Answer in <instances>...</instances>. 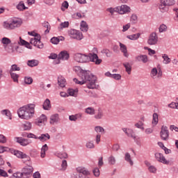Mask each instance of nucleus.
Here are the masks:
<instances>
[{
    "label": "nucleus",
    "instance_id": "obj_1",
    "mask_svg": "<svg viewBox=\"0 0 178 178\" xmlns=\"http://www.w3.org/2000/svg\"><path fill=\"white\" fill-rule=\"evenodd\" d=\"M74 72H76V74L79 76L81 81L74 78V81L76 84H80V86H83V84H86L87 87L90 90H94V88H97V76L94 74H91V72L83 70L81 67L79 66H75L73 68Z\"/></svg>",
    "mask_w": 178,
    "mask_h": 178
},
{
    "label": "nucleus",
    "instance_id": "obj_2",
    "mask_svg": "<svg viewBox=\"0 0 178 178\" xmlns=\"http://www.w3.org/2000/svg\"><path fill=\"white\" fill-rule=\"evenodd\" d=\"M74 60L78 63H88V62H94L95 65H101L102 60L98 58V55L95 53H90L88 55L76 53L74 54Z\"/></svg>",
    "mask_w": 178,
    "mask_h": 178
},
{
    "label": "nucleus",
    "instance_id": "obj_3",
    "mask_svg": "<svg viewBox=\"0 0 178 178\" xmlns=\"http://www.w3.org/2000/svg\"><path fill=\"white\" fill-rule=\"evenodd\" d=\"M35 108V105L34 104H27L20 107L17 111L19 118L25 120H29V119L34 116Z\"/></svg>",
    "mask_w": 178,
    "mask_h": 178
},
{
    "label": "nucleus",
    "instance_id": "obj_4",
    "mask_svg": "<svg viewBox=\"0 0 178 178\" xmlns=\"http://www.w3.org/2000/svg\"><path fill=\"white\" fill-rule=\"evenodd\" d=\"M22 24H23L22 18L12 17L3 22V27L6 30H16V29H20Z\"/></svg>",
    "mask_w": 178,
    "mask_h": 178
},
{
    "label": "nucleus",
    "instance_id": "obj_5",
    "mask_svg": "<svg viewBox=\"0 0 178 178\" xmlns=\"http://www.w3.org/2000/svg\"><path fill=\"white\" fill-rule=\"evenodd\" d=\"M29 35H32V38H31L30 42L36 48H39V49H42L44 48V44L41 42V36L38 33L35 32H28Z\"/></svg>",
    "mask_w": 178,
    "mask_h": 178
},
{
    "label": "nucleus",
    "instance_id": "obj_6",
    "mask_svg": "<svg viewBox=\"0 0 178 178\" xmlns=\"http://www.w3.org/2000/svg\"><path fill=\"white\" fill-rule=\"evenodd\" d=\"M29 165H26L22 168V172H19V175H21V177L23 178H30L31 177V175H33L34 168H33V166L30 165L31 164V161L29 162Z\"/></svg>",
    "mask_w": 178,
    "mask_h": 178
},
{
    "label": "nucleus",
    "instance_id": "obj_7",
    "mask_svg": "<svg viewBox=\"0 0 178 178\" xmlns=\"http://www.w3.org/2000/svg\"><path fill=\"white\" fill-rule=\"evenodd\" d=\"M76 171L78 175L75 178H91L90 177L91 172L86 168L79 167L76 168Z\"/></svg>",
    "mask_w": 178,
    "mask_h": 178
},
{
    "label": "nucleus",
    "instance_id": "obj_8",
    "mask_svg": "<svg viewBox=\"0 0 178 178\" xmlns=\"http://www.w3.org/2000/svg\"><path fill=\"white\" fill-rule=\"evenodd\" d=\"M68 35L70 37V38L77 40L78 41H81V40L83 38V33L76 29L68 30Z\"/></svg>",
    "mask_w": 178,
    "mask_h": 178
},
{
    "label": "nucleus",
    "instance_id": "obj_9",
    "mask_svg": "<svg viewBox=\"0 0 178 178\" xmlns=\"http://www.w3.org/2000/svg\"><path fill=\"white\" fill-rule=\"evenodd\" d=\"M14 155L17 158H19L20 159H26L24 162H31V158H30V156L23 153V152L17 150L14 152Z\"/></svg>",
    "mask_w": 178,
    "mask_h": 178
},
{
    "label": "nucleus",
    "instance_id": "obj_10",
    "mask_svg": "<svg viewBox=\"0 0 178 178\" xmlns=\"http://www.w3.org/2000/svg\"><path fill=\"white\" fill-rule=\"evenodd\" d=\"M160 136L163 141L169 140V129H168V127L162 126Z\"/></svg>",
    "mask_w": 178,
    "mask_h": 178
},
{
    "label": "nucleus",
    "instance_id": "obj_11",
    "mask_svg": "<svg viewBox=\"0 0 178 178\" xmlns=\"http://www.w3.org/2000/svg\"><path fill=\"white\" fill-rule=\"evenodd\" d=\"M5 49L8 52V54H13L15 52V49H19V45H17V42L15 41H12L10 44H9L8 46H5Z\"/></svg>",
    "mask_w": 178,
    "mask_h": 178
},
{
    "label": "nucleus",
    "instance_id": "obj_12",
    "mask_svg": "<svg viewBox=\"0 0 178 178\" xmlns=\"http://www.w3.org/2000/svg\"><path fill=\"white\" fill-rule=\"evenodd\" d=\"M150 76L154 80H156V79H161V77H162V71L159 70L158 72V69H156V67H154L150 72Z\"/></svg>",
    "mask_w": 178,
    "mask_h": 178
},
{
    "label": "nucleus",
    "instance_id": "obj_13",
    "mask_svg": "<svg viewBox=\"0 0 178 178\" xmlns=\"http://www.w3.org/2000/svg\"><path fill=\"white\" fill-rule=\"evenodd\" d=\"M119 15H127L131 12V8L127 5H121L118 6Z\"/></svg>",
    "mask_w": 178,
    "mask_h": 178
},
{
    "label": "nucleus",
    "instance_id": "obj_14",
    "mask_svg": "<svg viewBox=\"0 0 178 178\" xmlns=\"http://www.w3.org/2000/svg\"><path fill=\"white\" fill-rule=\"evenodd\" d=\"M158 43V35L156 33L153 32L150 34L149 39L147 40V44L149 45H156Z\"/></svg>",
    "mask_w": 178,
    "mask_h": 178
},
{
    "label": "nucleus",
    "instance_id": "obj_15",
    "mask_svg": "<svg viewBox=\"0 0 178 178\" xmlns=\"http://www.w3.org/2000/svg\"><path fill=\"white\" fill-rule=\"evenodd\" d=\"M17 140V143L18 144H20V145H22V147H26V145H29V144H31V140L24 138H15Z\"/></svg>",
    "mask_w": 178,
    "mask_h": 178
},
{
    "label": "nucleus",
    "instance_id": "obj_16",
    "mask_svg": "<svg viewBox=\"0 0 178 178\" xmlns=\"http://www.w3.org/2000/svg\"><path fill=\"white\" fill-rule=\"evenodd\" d=\"M155 158L158 162H161V163H164V165H169V161L166 160L163 154L161 153H156Z\"/></svg>",
    "mask_w": 178,
    "mask_h": 178
},
{
    "label": "nucleus",
    "instance_id": "obj_17",
    "mask_svg": "<svg viewBox=\"0 0 178 178\" xmlns=\"http://www.w3.org/2000/svg\"><path fill=\"white\" fill-rule=\"evenodd\" d=\"M15 42L17 43V45H24V47H26V48H28V49H32L33 48L31 45H30V43L23 40L22 37H19V40Z\"/></svg>",
    "mask_w": 178,
    "mask_h": 178
},
{
    "label": "nucleus",
    "instance_id": "obj_18",
    "mask_svg": "<svg viewBox=\"0 0 178 178\" xmlns=\"http://www.w3.org/2000/svg\"><path fill=\"white\" fill-rule=\"evenodd\" d=\"M70 58L69 53L66 51H60L58 54V59L61 60H68Z\"/></svg>",
    "mask_w": 178,
    "mask_h": 178
},
{
    "label": "nucleus",
    "instance_id": "obj_19",
    "mask_svg": "<svg viewBox=\"0 0 178 178\" xmlns=\"http://www.w3.org/2000/svg\"><path fill=\"white\" fill-rule=\"evenodd\" d=\"M51 138V136L48 133L42 134L40 136H38L37 140L41 141V143H45V141H48Z\"/></svg>",
    "mask_w": 178,
    "mask_h": 178
},
{
    "label": "nucleus",
    "instance_id": "obj_20",
    "mask_svg": "<svg viewBox=\"0 0 178 178\" xmlns=\"http://www.w3.org/2000/svg\"><path fill=\"white\" fill-rule=\"evenodd\" d=\"M45 122H47V116L44 114H42V115L40 118L36 119L35 123L38 126H41V124L45 123Z\"/></svg>",
    "mask_w": 178,
    "mask_h": 178
},
{
    "label": "nucleus",
    "instance_id": "obj_21",
    "mask_svg": "<svg viewBox=\"0 0 178 178\" xmlns=\"http://www.w3.org/2000/svg\"><path fill=\"white\" fill-rule=\"evenodd\" d=\"M59 122V115L58 114H53L50 116V124H55Z\"/></svg>",
    "mask_w": 178,
    "mask_h": 178
},
{
    "label": "nucleus",
    "instance_id": "obj_22",
    "mask_svg": "<svg viewBox=\"0 0 178 178\" xmlns=\"http://www.w3.org/2000/svg\"><path fill=\"white\" fill-rule=\"evenodd\" d=\"M158 113H154L152 115V127H155V126H156V124H158V123L159 122V118Z\"/></svg>",
    "mask_w": 178,
    "mask_h": 178
},
{
    "label": "nucleus",
    "instance_id": "obj_23",
    "mask_svg": "<svg viewBox=\"0 0 178 178\" xmlns=\"http://www.w3.org/2000/svg\"><path fill=\"white\" fill-rule=\"evenodd\" d=\"M83 118V113H79L75 115H72L69 116V119L71 122H76L78 119H81Z\"/></svg>",
    "mask_w": 178,
    "mask_h": 178
},
{
    "label": "nucleus",
    "instance_id": "obj_24",
    "mask_svg": "<svg viewBox=\"0 0 178 178\" xmlns=\"http://www.w3.org/2000/svg\"><path fill=\"white\" fill-rule=\"evenodd\" d=\"M120 49L125 58H129V53H127V47L126 45L120 42Z\"/></svg>",
    "mask_w": 178,
    "mask_h": 178
},
{
    "label": "nucleus",
    "instance_id": "obj_25",
    "mask_svg": "<svg viewBox=\"0 0 178 178\" xmlns=\"http://www.w3.org/2000/svg\"><path fill=\"white\" fill-rule=\"evenodd\" d=\"M124 161L129 163L130 166H133V165H134V162L131 159V155H130V153L129 152L125 153Z\"/></svg>",
    "mask_w": 178,
    "mask_h": 178
},
{
    "label": "nucleus",
    "instance_id": "obj_26",
    "mask_svg": "<svg viewBox=\"0 0 178 178\" xmlns=\"http://www.w3.org/2000/svg\"><path fill=\"white\" fill-rule=\"evenodd\" d=\"M16 8L17 10L23 12V10H26L29 9L25 5L24 1H19V3L17 5Z\"/></svg>",
    "mask_w": 178,
    "mask_h": 178
},
{
    "label": "nucleus",
    "instance_id": "obj_27",
    "mask_svg": "<svg viewBox=\"0 0 178 178\" xmlns=\"http://www.w3.org/2000/svg\"><path fill=\"white\" fill-rule=\"evenodd\" d=\"M58 84L59 86H60L62 88L66 86V79H65V77L60 76L58 78Z\"/></svg>",
    "mask_w": 178,
    "mask_h": 178
},
{
    "label": "nucleus",
    "instance_id": "obj_28",
    "mask_svg": "<svg viewBox=\"0 0 178 178\" xmlns=\"http://www.w3.org/2000/svg\"><path fill=\"white\" fill-rule=\"evenodd\" d=\"M47 151H48V145L44 144L42 146L40 149V158H44L45 156Z\"/></svg>",
    "mask_w": 178,
    "mask_h": 178
},
{
    "label": "nucleus",
    "instance_id": "obj_29",
    "mask_svg": "<svg viewBox=\"0 0 178 178\" xmlns=\"http://www.w3.org/2000/svg\"><path fill=\"white\" fill-rule=\"evenodd\" d=\"M138 62H143V63H147L148 62V56L147 55H140L136 57Z\"/></svg>",
    "mask_w": 178,
    "mask_h": 178
},
{
    "label": "nucleus",
    "instance_id": "obj_30",
    "mask_svg": "<svg viewBox=\"0 0 178 178\" xmlns=\"http://www.w3.org/2000/svg\"><path fill=\"white\" fill-rule=\"evenodd\" d=\"M38 63H40L38 60H34L33 59V60H29L27 61V65L30 67H35V66H38Z\"/></svg>",
    "mask_w": 178,
    "mask_h": 178
},
{
    "label": "nucleus",
    "instance_id": "obj_31",
    "mask_svg": "<svg viewBox=\"0 0 178 178\" xmlns=\"http://www.w3.org/2000/svg\"><path fill=\"white\" fill-rule=\"evenodd\" d=\"M80 29L81 31H83V33H87V31H88V25L87 24V22L81 21Z\"/></svg>",
    "mask_w": 178,
    "mask_h": 178
},
{
    "label": "nucleus",
    "instance_id": "obj_32",
    "mask_svg": "<svg viewBox=\"0 0 178 178\" xmlns=\"http://www.w3.org/2000/svg\"><path fill=\"white\" fill-rule=\"evenodd\" d=\"M1 115L4 116H7V118L10 120H12V113H10V111L8 109L2 110L1 111Z\"/></svg>",
    "mask_w": 178,
    "mask_h": 178
},
{
    "label": "nucleus",
    "instance_id": "obj_33",
    "mask_svg": "<svg viewBox=\"0 0 178 178\" xmlns=\"http://www.w3.org/2000/svg\"><path fill=\"white\" fill-rule=\"evenodd\" d=\"M43 109H44V111H49V109H51V101H49V99H45L43 104Z\"/></svg>",
    "mask_w": 178,
    "mask_h": 178
},
{
    "label": "nucleus",
    "instance_id": "obj_34",
    "mask_svg": "<svg viewBox=\"0 0 178 178\" xmlns=\"http://www.w3.org/2000/svg\"><path fill=\"white\" fill-rule=\"evenodd\" d=\"M106 12H108L111 16H113L115 13H119V9L118 6L115 8H108L106 9Z\"/></svg>",
    "mask_w": 178,
    "mask_h": 178
},
{
    "label": "nucleus",
    "instance_id": "obj_35",
    "mask_svg": "<svg viewBox=\"0 0 178 178\" xmlns=\"http://www.w3.org/2000/svg\"><path fill=\"white\" fill-rule=\"evenodd\" d=\"M10 76L14 83H19V77L20 76L15 72H10Z\"/></svg>",
    "mask_w": 178,
    "mask_h": 178
},
{
    "label": "nucleus",
    "instance_id": "obj_36",
    "mask_svg": "<svg viewBox=\"0 0 178 178\" xmlns=\"http://www.w3.org/2000/svg\"><path fill=\"white\" fill-rule=\"evenodd\" d=\"M123 66L125 67V70L128 74H131V65L129 63H124Z\"/></svg>",
    "mask_w": 178,
    "mask_h": 178
},
{
    "label": "nucleus",
    "instance_id": "obj_37",
    "mask_svg": "<svg viewBox=\"0 0 178 178\" xmlns=\"http://www.w3.org/2000/svg\"><path fill=\"white\" fill-rule=\"evenodd\" d=\"M85 113L86 115H90V116H92V115H95V109L92 107H88L85 109Z\"/></svg>",
    "mask_w": 178,
    "mask_h": 178
},
{
    "label": "nucleus",
    "instance_id": "obj_38",
    "mask_svg": "<svg viewBox=\"0 0 178 178\" xmlns=\"http://www.w3.org/2000/svg\"><path fill=\"white\" fill-rule=\"evenodd\" d=\"M160 2L163 3V5H167L168 6L175 5V0H160Z\"/></svg>",
    "mask_w": 178,
    "mask_h": 178
},
{
    "label": "nucleus",
    "instance_id": "obj_39",
    "mask_svg": "<svg viewBox=\"0 0 178 178\" xmlns=\"http://www.w3.org/2000/svg\"><path fill=\"white\" fill-rule=\"evenodd\" d=\"M77 92H79V90L77 89H68L67 90V94L70 97H77Z\"/></svg>",
    "mask_w": 178,
    "mask_h": 178
},
{
    "label": "nucleus",
    "instance_id": "obj_40",
    "mask_svg": "<svg viewBox=\"0 0 178 178\" xmlns=\"http://www.w3.org/2000/svg\"><path fill=\"white\" fill-rule=\"evenodd\" d=\"M162 58L163 59V63H164V65H169L172 60L168 54H163Z\"/></svg>",
    "mask_w": 178,
    "mask_h": 178
},
{
    "label": "nucleus",
    "instance_id": "obj_41",
    "mask_svg": "<svg viewBox=\"0 0 178 178\" xmlns=\"http://www.w3.org/2000/svg\"><path fill=\"white\" fill-rule=\"evenodd\" d=\"M108 165H116V157L113 155H111L108 158Z\"/></svg>",
    "mask_w": 178,
    "mask_h": 178
},
{
    "label": "nucleus",
    "instance_id": "obj_42",
    "mask_svg": "<svg viewBox=\"0 0 178 178\" xmlns=\"http://www.w3.org/2000/svg\"><path fill=\"white\" fill-rule=\"evenodd\" d=\"M95 131H96V133H97V134H105V129H104V127H101V126H97L95 127Z\"/></svg>",
    "mask_w": 178,
    "mask_h": 178
},
{
    "label": "nucleus",
    "instance_id": "obj_43",
    "mask_svg": "<svg viewBox=\"0 0 178 178\" xmlns=\"http://www.w3.org/2000/svg\"><path fill=\"white\" fill-rule=\"evenodd\" d=\"M169 6L166 4H163L162 3H161L160 1V4L159 6V9H160L161 12H162V13H165V12H168V7Z\"/></svg>",
    "mask_w": 178,
    "mask_h": 178
},
{
    "label": "nucleus",
    "instance_id": "obj_44",
    "mask_svg": "<svg viewBox=\"0 0 178 178\" xmlns=\"http://www.w3.org/2000/svg\"><path fill=\"white\" fill-rule=\"evenodd\" d=\"M1 42L4 45V48H5V47L8 46L9 44L12 42V40H10V39L8 38H3L1 40Z\"/></svg>",
    "mask_w": 178,
    "mask_h": 178
},
{
    "label": "nucleus",
    "instance_id": "obj_45",
    "mask_svg": "<svg viewBox=\"0 0 178 178\" xmlns=\"http://www.w3.org/2000/svg\"><path fill=\"white\" fill-rule=\"evenodd\" d=\"M70 25V23L69 22H61L60 24V26L58 27V29L60 30H63V29H69V26Z\"/></svg>",
    "mask_w": 178,
    "mask_h": 178
},
{
    "label": "nucleus",
    "instance_id": "obj_46",
    "mask_svg": "<svg viewBox=\"0 0 178 178\" xmlns=\"http://www.w3.org/2000/svg\"><path fill=\"white\" fill-rule=\"evenodd\" d=\"M130 22L132 24H136L138 22V17H137V15L132 14L130 17Z\"/></svg>",
    "mask_w": 178,
    "mask_h": 178
},
{
    "label": "nucleus",
    "instance_id": "obj_47",
    "mask_svg": "<svg viewBox=\"0 0 178 178\" xmlns=\"http://www.w3.org/2000/svg\"><path fill=\"white\" fill-rule=\"evenodd\" d=\"M13 72H20L19 67H18L16 64L12 65L9 70V73H13Z\"/></svg>",
    "mask_w": 178,
    "mask_h": 178
},
{
    "label": "nucleus",
    "instance_id": "obj_48",
    "mask_svg": "<svg viewBox=\"0 0 178 178\" xmlns=\"http://www.w3.org/2000/svg\"><path fill=\"white\" fill-rule=\"evenodd\" d=\"M140 35H141V33H138L136 34L128 35L127 38H129V40H131L134 41L136 40H138V38H140Z\"/></svg>",
    "mask_w": 178,
    "mask_h": 178
},
{
    "label": "nucleus",
    "instance_id": "obj_49",
    "mask_svg": "<svg viewBox=\"0 0 178 178\" xmlns=\"http://www.w3.org/2000/svg\"><path fill=\"white\" fill-rule=\"evenodd\" d=\"M94 118L97 120L102 119V118H104V111H102V110H99L97 113L95 115Z\"/></svg>",
    "mask_w": 178,
    "mask_h": 178
},
{
    "label": "nucleus",
    "instance_id": "obj_50",
    "mask_svg": "<svg viewBox=\"0 0 178 178\" xmlns=\"http://www.w3.org/2000/svg\"><path fill=\"white\" fill-rule=\"evenodd\" d=\"M86 147L88 149H92L95 148V145L94 144V141H92V140L88 141L86 144Z\"/></svg>",
    "mask_w": 178,
    "mask_h": 178
},
{
    "label": "nucleus",
    "instance_id": "obj_51",
    "mask_svg": "<svg viewBox=\"0 0 178 178\" xmlns=\"http://www.w3.org/2000/svg\"><path fill=\"white\" fill-rule=\"evenodd\" d=\"M127 136L128 137H131V138H133L134 140H136V133L132 129H129V130H128V134Z\"/></svg>",
    "mask_w": 178,
    "mask_h": 178
},
{
    "label": "nucleus",
    "instance_id": "obj_52",
    "mask_svg": "<svg viewBox=\"0 0 178 178\" xmlns=\"http://www.w3.org/2000/svg\"><path fill=\"white\" fill-rule=\"evenodd\" d=\"M166 31H168V26L164 24H161L159 27V32L165 33Z\"/></svg>",
    "mask_w": 178,
    "mask_h": 178
},
{
    "label": "nucleus",
    "instance_id": "obj_53",
    "mask_svg": "<svg viewBox=\"0 0 178 178\" xmlns=\"http://www.w3.org/2000/svg\"><path fill=\"white\" fill-rule=\"evenodd\" d=\"M24 130L29 131L31 130L32 124L31 122H26L25 124H23Z\"/></svg>",
    "mask_w": 178,
    "mask_h": 178
},
{
    "label": "nucleus",
    "instance_id": "obj_54",
    "mask_svg": "<svg viewBox=\"0 0 178 178\" xmlns=\"http://www.w3.org/2000/svg\"><path fill=\"white\" fill-rule=\"evenodd\" d=\"M102 54H104L107 56V58H111L112 56V51H110L109 49H104L102 50Z\"/></svg>",
    "mask_w": 178,
    "mask_h": 178
},
{
    "label": "nucleus",
    "instance_id": "obj_55",
    "mask_svg": "<svg viewBox=\"0 0 178 178\" xmlns=\"http://www.w3.org/2000/svg\"><path fill=\"white\" fill-rule=\"evenodd\" d=\"M135 127L140 129V130H144V122H143V121H138L135 124Z\"/></svg>",
    "mask_w": 178,
    "mask_h": 178
},
{
    "label": "nucleus",
    "instance_id": "obj_56",
    "mask_svg": "<svg viewBox=\"0 0 178 178\" xmlns=\"http://www.w3.org/2000/svg\"><path fill=\"white\" fill-rule=\"evenodd\" d=\"M24 83L25 84H27L28 86H30V84H33V78L30 76H25L24 77Z\"/></svg>",
    "mask_w": 178,
    "mask_h": 178
},
{
    "label": "nucleus",
    "instance_id": "obj_57",
    "mask_svg": "<svg viewBox=\"0 0 178 178\" xmlns=\"http://www.w3.org/2000/svg\"><path fill=\"white\" fill-rule=\"evenodd\" d=\"M68 8H69V3L67 1L63 2L60 8L61 10L63 12H65L66 9H67Z\"/></svg>",
    "mask_w": 178,
    "mask_h": 178
},
{
    "label": "nucleus",
    "instance_id": "obj_58",
    "mask_svg": "<svg viewBox=\"0 0 178 178\" xmlns=\"http://www.w3.org/2000/svg\"><path fill=\"white\" fill-rule=\"evenodd\" d=\"M43 26L47 29V30L44 31V33L48 34V33H49V30H51V25H49V23L45 22Z\"/></svg>",
    "mask_w": 178,
    "mask_h": 178
},
{
    "label": "nucleus",
    "instance_id": "obj_59",
    "mask_svg": "<svg viewBox=\"0 0 178 178\" xmlns=\"http://www.w3.org/2000/svg\"><path fill=\"white\" fill-rule=\"evenodd\" d=\"M93 175L95 177H99L101 172H99V168H96L92 170Z\"/></svg>",
    "mask_w": 178,
    "mask_h": 178
},
{
    "label": "nucleus",
    "instance_id": "obj_60",
    "mask_svg": "<svg viewBox=\"0 0 178 178\" xmlns=\"http://www.w3.org/2000/svg\"><path fill=\"white\" fill-rule=\"evenodd\" d=\"M0 176L1 177H8V172L5 170L0 168Z\"/></svg>",
    "mask_w": 178,
    "mask_h": 178
},
{
    "label": "nucleus",
    "instance_id": "obj_61",
    "mask_svg": "<svg viewBox=\"0 0 178 178\" xmlns=\"http://www.w3.org/2000/svg\"><path fill=\"white\" fill-rule=\"evenodd\" d=\"M73 17H75V19H81L84 17V15L81 13H76L73 15Z\"/></svg>",
    "mask_w": 178,
    "mask_h": 178
},
{
    "label": "nucleus",
    "instance_id": "obj_62",
    "mask_svg": "<svg viewBox=\"0 0 178 178\" xmlns=\"http://www.w3.org/2000/svg\"><path fill=\"white\" fill-rule=\"evenodd\" d=\"M59 42L60 40H59V38H58L54 37L51 39V44H54V45H57V44H59Z\"/></svg>",
    "mask_w": 178,
    "mask_h": 178
},
{
    "label": "nucleus",
    "instance_id": "obj_63",
    "mask_svg": "<svg viewBox=\"0 0 178 178\" xmlns=\"http://www.w3.org/2000/svg\"><path fill=\"white\" fill-rule=\"evenodd\" d=\"M111 79H114V80H120V79H122V75L120 74H113Z\"/></svg>",
    "mask_w": 178,
    "mask_h": 178
},
{
    "label": "nucleus",
    "instance_id": "obj_64",
    "mask_svg": "<svg viewBox=\"0 0 178 178\" xmlns=\"http://www.w3.org/2000/svg\"><path fill=\"white\" fill-rule=\"evenodd\" d=\"M10 178H22V177L20 175V172H17L11 175Z\"/></svg>",
    "mask_w": 178,
    "mask_h": 178
}]
</instances>
